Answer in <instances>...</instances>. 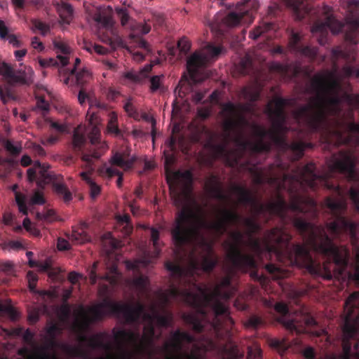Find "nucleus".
Masks as SVG:
<instances>
[{
  "instance_id": "obj_17",
  "label": "nucleus",
  "mask_w": 359,
  "mask_h": 359,
  "mask_svg": "<svg viewBox=\"0 0 359 359\" xmlns=\"http://www.w3.org/2000/svg\"><path fill=\"white\" fill-rule=\"evenodd\" d=\"M100 129L97 126H93L88 135L90 145L86 151H82L81 159L88 164H91L94 159L100 158L107 151V145L101 141Z\"/></svg>"
},
{
  "instance_id": "obj_22",
  "label": "nucleus",
  "mask_w": 359,
  "mask_h": 359,
  "mask_svg": "<svg viewBox=\"0 0 359 359\" xmlns=\"http://www.w3.org/2000/svg\"><path fill=\"white\" fill-rule=\"evenodd\" d=\"M90 16L100 29H104L112 32L113 21L110 14L105 9L96 8L90 13Z\"/></svg>"
},
{
  "instance_id": "obj_42",
  "label": "nucleus",
  "mask_w": 359,
  "mask_h": 359,
  "mask_svg": "<svg viewBox=\"0 0 359 359\" xmlns=\"http://www.w3.org/2000/svg\"><path fill=\"white\" fill-rule=\"evenodd\" d=\"M264 324V320L258 316L252 315L245 322V326L248 328L257 329Z\"/></svg>"
},
{
  "instance_id": "obj_24",
  "label": "nucleus",
  "mask_w": 359,
  "mask_h": 359,
  "mask_svg": "<svg viewBox=\"0 0 359 359\" xmlns=\"http://www.w3.org/2000/svg\"><path fill=\"white\" fill-rule=\"evenodd\" d=\"M104 337V333L95 334L90 338H88L85 335H81L80 337V341L82 342H87L88 346L93 349L101 348L110 352L112 349L111 344L109 342H105L103 339Z\"/></svg>"
},
{
  "instance_id": "obj_16",
  "label": "nucleus",
  "mask_w": 359,
  "mask_h": 359,
  "mask_svg": "<svg viewBox=\"0 0 359 359\" xmlns=\"http://www.w3.org/2000/svg\"><path fill=\"white\" fill-rule=\"evenodd\" d=\"M241 218L239 219V221L236 223H227L226 224V229L222 233H218L216 232L214 229H212L213 231V233L216 234L218 236H222L224 233L226 232L229 226H239L241 222L243 223L245 226L246 227V234L248 236V241L246 242L245 245H248L250 246L252 250L257 255H259L262 252V247L261 245V241L258 238H255L254 236L255 234L259 232L262 229L261 225L257 221L256 219L252 218V217H243L241 215L238 213Z\"/></svg>"
},
{
  "instance_id": "obj_14",
  "label": "nucleus",
  "mask_w": 359,
  "mask_h": 359,
  "mask_svg": "<svg viewBox=\"0 0 359 359\" xmlns=\"http://www.w3.org/2000/svg\"><path fill=\"white\" fill-rule=\"evenodd\" d=\"M232 242L229 243L228 257L233 266L238 270L247 271L256 267V262L252 255L243 253L241 247L245 245V234L239 229L229 233Z\"/></svg>"
},
{
  "instance_id": "obj_20",
  "label": "nucleus",
  "mask_w": 359,
  "mask_h": 359,
  "mask_svg": "<svg viewBox=\"0 0 359 359\" xmlns=\"http://www.w3.org/2000/svg\"><path fill=\"white\" fill-rule=\"evenodd\" d=\"M195 341L194 337L187 332L177 330L173 332L171 339L163 345L164 351L168 353V359H176L172 355V353H179L183 348V342L193 343Z\"/></svg>"
},
{
  "instance_id": "obj_57",
  "label": "nucleus",
  "mask_w": 359,
  "mask_h": 359,
  "mask_svg": "<svg viewBox=\"0 0 359 359\" xmlns=\"http://www.w3.org/2000/svg\"><path fill=\"white\" fill-rule=\"evenodd\" d=\"M151 20L154 26H161L164 22V16L160 13H152L151 19H148V21Z\"/></svg>"
},
{
  "instance_id": "obj_56",
  "label": "nucleus",
  "mask_w": 359,
  "mask_h": 359,
  "mask_svg": "<svg viewBox=\"0 0 359 359\" xmlns=\"http://www.w3.org/2000/svg\"><path fill=\"white\" fill-rule=\"evenodd\" d=\"M123 107L125 111L128 113V114L130 116L133 117L135 118H137L138 117V112L137 111L136 109L135 108L133 103L130 100H128L125 103Z\"/></svg>"
},
{
  "instance_id": "obj_33",
  "label": "nucleus",
  "mask_w": 359,
  "mask_h": 359,
  "mask_svg": "<svg viewBox=\"0 0 359 359\" xmlns=\"http://www.w3.org/2000/svg\"><path fill=\"white\" fill-rule=\"evenodd\" d=\"M276 29L275 24L272 22H262L250 32V37L252 39H257L259 36L264 35L271 30Z\"/></svg>"
},
{
  "instance_id": "obj_26",
  "label": "nucleus",
  "mask_w": 359,
  "mask_h": 359,
  "mask_svg": "<svg viewBox=\"0 0 359 359\" xmlns=\"http://www.w3.org/2000/svg\"><path fill=\"white\" fill-rule=\"evenodd\" d=\"M54 50L57 53V57L60 65L67 66L69 63V55L72 52L71 48L65 41L60 39H55L53 41Z\"/></svg>"
},
{
  "instance_id": "obj_52",
  "label": "nucleus",
  "mask_w": 359,
  "mask_h": 359,
  "mask_svg": "<svg viewBox=\"0 0 359 359\" xmlns=\"http://www.w3.org/2000/svg\"><path fill=\"white\" fill-rule=\"evenodd\" d=\"M252 62L250 59L248 57H243L241 60L238 63V68L241 74H246L248 73V71L251 67Z\"/></svg>"
},
{
  "instance_id": "obj_44",
  "label": "nucleus",
  "mask_w": 359,
  "mask_h": 359,
  "mask_svg": "<svg viewBox=\"0 0 359 359\" xmlns=\"http://www.w3.org/2000/svg\"><path fill=\"white\" fill-rule=\"evenodd\" d=\"M341 72L345 77H359V64L356 66L344 65Z\"/></svg>"
},
{
  "instance_id": "obj_39",
  "label": "nucleus",
  "mask_w": 359,
  "mask_h": 359,
  "mask_svg": "<svg viewBox=\"0 0 359 359\" xmlns=\"http://www.w3.org/2000/svg\"><path fill=\"white\" fill-rule=\"evenodd\" d=\"M62 330L57 323H52L46 329V333L50 337L49 344L51 347L56 346L55 339L57 334L61 333Z\"/></svg>"
},
{
  "instance_id": "obj_21",
  "label": "nucleus",
  "mask_w": 359,
  "mask_h": 359,
  "mask_svg": "<svg viewBox=\"0 0 359 359\" xmlns=\"http://www.w3.org/2000/svg\"><path fill=\"white\" fill-rule=\"evenodd\" d=\"M288 48L290 52L299 54L310 59H314L318 53L316 47L304 46L302 43V37L299 34L292 32L288 42Z\"/></svg>"
},
{
  "instance_id": "obj_46",
  "label": "nucleus",
  "mask_w": 359,
  "mask_h": 359,
  "mask_svg": "<svg viewBox=\"0 0 359 359\" xmlns=\"http://www.w3.org/2000/svg\"><path fill=\"white\" fill-rule=\"evenodd\" d=\"M3 145L5 149L13 156L18 155L22 151V147L20 144L15 145L11 141L8 140H4Z\"/></svg>"
},
{
  "instance_id": "obj_49",
  "label": "nucleus",
  "mask_w": 359,
  "mask_h": 359,
  "mask_svg": "<svg viewBox=\"0 0 359 359\" xmlns=\"http://www.w3.org/2000/svg\"><path fill=\"white\" fill-rule=\"evenodd\" d=\"M32 23L34 28L39 30L43 36L46 35L50 32V26L46 22L39 20H33Z\"/></svg>"
},
{
  "instance_id": "obj_37",
  "label": "nucleus",
  "mask_w": 359,
  "mask_h": 359,
  "mask_svg": "<svg viewBox=\"0 0 359 359\" xmlns=\"http://www.w3.org/2000/svg\"><path fill=\"white\" fill-rule=\"evenodd\" d=\"M149 69H144L138 73L133 72H127L124 74L123 77L133 83H140L149 72Z\"/></svg>"
},
{
  "instance_id": "obj_53",
  "label": "nucleus",
  "mask_w": 359,
  "mask_h": 359,
  "mask_svg": "<svg viewBox=\"0 0 359 359\" xmlns=\"http://www.w3.org/2000/svg\"><path fill=\"white\" fill-rule=\"evenodd\" d=\"M163 77V75H157L154 76L150 79V90L151 93H154L161 88V79Z\"/></svg>"
},
{
  "instance_id": "obj_31",
  "label": "nucleus",
  "mask_w": 359,
  "mask_h": 359,
  "mask_svg": "<svg viewBox=\"0 0 359 359\" xmlns=\"http://www.w3.org/2000/svg\"><path fill=\"white\" fill-rule=\"evenodd\" d=\"M87 139L86 135L79 131L76 128L74 130L72 140V147L75 152L82 151L86 144Z\"/></svg>"
},
{
  "instance_id": "obj_43",
  "label": "nucleus",
  "mask_w": 359,
  "mask_h": 359,
  "mask_svg": "<svg viewBox=\"0 0 359 359\" xmlns=\"http://www.w3.org/2000/svg\"><path fill=\"white\" fill-rule=\"evenodd\" d=\"M148 284V278L142 275L139 276L133 280V285L141 293H143L147 290Z\"/></svg>"
},
{
  "instance_id": "obj_41",
  "label": "nucleus",
  "mask_w": 359,
  "mask_h": 359,
  "mask_svg": "<svg viewBox=\"0 0 359 359\" xmlns=\"http://www.w3.org/2000/svg\"><path fill=\"white\" fill-rule=\"evenodd\" d=\"M151 240L154 248V257L157 258L161 252L159 243V231L154 227L151 228Z\"/></svg>"
},
{
  "instance_id": "obj_8",
  "label": "nucleus",
  "mask_w": 359,
  "mask_h": 359,
  "mask_svg": "<svg viewBox=\"0 0 359 359\" xmlns=\"http://www.w3.org/2000/svg\"><path fill=\"white\" fill-rule=\"evenodd\" d=\"M202 229L213 232L212 229L201 226L199 234L191 241L178 245L173 240L177 248L175 253L179 260L177 262L167 261L165 266L178 285L172 283L166 292L163 294L164 304H169L166 303L165 297H169V290L172 287L180 290L192 291L194 290L191 283H198L195 274L200 270L210 273L215 267L217 260L211 255L212 248L202 235Z\"/></svg>"
},
{
  "instance_id": "obj_28",
  "label": "nucleus",
  "mask_w": 359,
  "mask_h": 359,
  "mask_svg": "<svg viewBox=\"0 0 359 359\" xmlns=\"http://www.w3.org/2000/svg\"><path fill=\"white\" fill-rule=\"evenodd\" d=\"M14 85L20 84L6 82L0 86V98L4 104L18 99Z\"/></svg>"
},
{
  "instance_id": "obj_1",
  "label": "nucleus",
  "mask_w": 359,
  "mask_h": 359,
  "mask_svg": "<svg viewBox=\"0 0 359 359\" xmlns=\"http://www.w3.org/2000/svg\"><path fill=\"white\" fill-rule=\"evenodd\" d=\"M326 163L328 171L323 175L318 174L315 164L309 163L297 168L292 174L269 177V182L276 187L275 201L261 203L250 189L241 185H233L232 190L239 196V202L250 205L256 216H278L283 221L289 217V210L293 213L310 212L317 216L318 205L306 194L308 189L315 191L322 187L332 191L336 197L327 196L323 202L333 219L326 222V228L334 238L344 233L353 239L356 236L357 224L345 216L347 202L344 190L332 179L335 173L346 175L353 180L357 178L352 154L349 151L341 149L332 153Z\"/></svg>"
},
{
  "instance_id": "obj_13",
  "label": "nucleus",
  "mask_w": 359,
  "mask_h": 359,
  "mask_svg": "<svg viewBox=\"0 0 359 359\" xmlns=\"http://www.w3.org/2000/svg\"><path fill=\"white\" fill-rule=\"evenodd\" d=\"M258 7L259 5L256 0H245V2L238 6V12L230 11L226 15L221 12L217 13L210 25V28L217 34L223 36L226 28L236 27L245 17L252 21L253 13L258 9Z\"/></svg>"
},
{
  "instance_id": "obj_51",
  "label": "nucleus",
  "mask_w": 359,
  "mask_h": 359,
  "mask_svg": "<svg viewBox=\"0 0 359 359\" xmlns=\"http://www.w3.org/2000/svg\"><path fill=\"white\" fill-rule=\"evenodd\" d=\"M99 172L102 175H106L108 177L111 178L113 176L118 175L121 172L118 169L114 168L113 167H108L104 165L103 167L99 169Z\"/></svg>"
},
{
  "instance_id": "obj_2",
  "label": "nucleus",
  "mask_w": 359,
  "mask_h": 359,
  "mask_svg": "<svg viewBox=\"0 0 359 359\" xmlns=\"http://www.w3.org/2000/svg\"><path fill=\"white\" fill-rule=\"evenodd\" d=\"M273 102L274 106L269 103L266 109L271 121V129L266 130L256 123L251 126L253 135L257 138L255 141L247 140L242 131L243 128L249 124L243 114L248 110V107L231 102L224 104V133L221 135V142L212 145L216 156L226 159L233 165L238 163L248 150L253 153H268L273 144L282 152L291 151L294 155V160L297 161L303 156L306 148H312L311 143L302 141L288 142L286 135L290 128L286 126L287 114L285 111L287 101L282 97H276Z\"/></svg>"
},
{
  "instance_id": "obj_7",
  "label": "nucleus",
  "mask_w": 359,
  "mask_h": 359,
  "mask_svg": "<svg viewBox=\"0 0 359 359\" xmlns=\"http://www.w3.org/2000/svg\"><path fill=\"white\" fill-rule=\"evenodd\" d=\"M175 180H182V187H179L177 182L169 183V189L173 203L176 207L181 208L171 229V235L178 245L191 241L199 234L201 226L214 229L218 233L226 230L227 223H236L241 217L236 210L226 207L219 210V218L215 222H208L204 217L196 213L188 206L191 201V185L193 182V174L191 170L177 171L174 173Z\"/></svg>"
},
{
  "instance_id": "obj_12",
  "label": "nucleus",
  "mask_w": 359,
  "mask_h": 359,
  "mask_svg": "<svg viewBox=\"0 0 359 359\" xmlns=\"http://www.w3.org/2000/svg\"><path fill=\"white\" fill-rule=\"evenodd\" d=\"M223 50L222 46H214L212 43H208L203 50V53H194L187 60V67L188 74H184L180 81L177 86L175 89L176 97L183 98L187 93L192 90V83L198 81L197 76L199 73V69L202 67L210 59L217 57L221 54Z\"/></svg>"
},
{
  "instance_id": "obj_54",
  "label": "nucleus",
  "mask_w": 359,
  "mask_h": 359,
  "mask_svg": "<svg viewBox=\"0 0 359 359\" xmlns=\"http://www.w3.org/2000/svg\"><path fill=\"white\" fill-rule=\"evenodd\" d=\"M67 352L74 357L86 358L87 353L79 347L68 346L66 347Z\"/></svg>"
},
{
  "instance_id": "obj_35",
  "label": "nucleus",
  "mask_w": 359,
  "mask_h": 359,
  "mask_svg": "<svg viewBox=\"0 0 359 359\" xmlns=\"http://www.w3.org/2000/svg\"><path fill=\"white\" fill-rule=\"evenodd\" d=\"M118 117L114 112H111L109 115V120L107 123V132L115 136H120L121 131L118 127Z\"/></svg>"
},
{
  "instance_id": "obj_19",
  "label": "nucleus",
  "mask_w": 359,
  "mask_h": 359,
  "mask_svg": "<svg viewBox=\"0 0 359 359\" xmlns=\"http://www.w3.org/2000/svg\"><path fill=\"white\" fill-rule=\"evenodd\" d=\"M50 166L48 164H41L39 161L34 163V167L27 170V179L29 182H36L39 188L50 183L53 180L52 174L48 171Z\"/></svg>"
},
{
  "instance_id": "obj_64",
  "label": "nucleus",
  "mask_w": 359,
  "mask_h": 359,
  "mask_svg": "<svg viewBox=\"0 0 359 359\" xmlns=\"http://www.w3.org/2000/svg\"><path fill=\"white\" fill-rule=\"evenodd\" d=\"M36 107L43 111H48L49 110L48 103L45 100L44 98L41 97L38 98L36 102Z\"/></svg>"
},
{
  "instance_id": "obj_30",
  "label": "nucleus",
  "mask_w": 359,
  "mask_h": 359,
  "mask_svg": "<svg viewBox=\"0 0 359 359\" xmlns=\"http://www.w3.org/2000/svg\"><path fill=\"white\" fill-rule=\"evenodd\" d=\"M81 64V60L79 57H76L74 62V68L72 69H69L66 67V66L60 67L58 68V74L60 77V80L63 81V83L66 85L69 83L70 77L74 76L76 72L77 67Z\"/></svg>"
},
{
  "instance_id": "obj_36",
  "label": "nucleus",
  "mask_w": 359,
  "mask_h": 359,
  "mask_svg": "<svg viewBox=\"0 0 359 359\" xmlns=\"http://www.w3.org/2000/svg\"><path fill=\"white\" fill-rule=\"evenodd\" d=\"M269 343L270 346L276 349L280 355H283L290 347L287 340L285 339H271Z\"/></svg>"
},
{
  "instance_id": "obj_3",
  "label": "nucleus",
  "mask_w": 359,
  "mask_h": 359,
  "mask_svg": "<svg viewBox=\"0 0 359 359\" xmlns=\"http://www.w3.org/2000/svg\"><path fill=\"white\" fill-rule=\"evenodd\" d=\"M290 219L306 245H291L292 236L284 229L275 227L264 235L263 243L266 251L276 254L280 259H285V264L304 268L311 275L327 280L332 278V271L336 268L339 273L346 269L348 250L336 245L323 226L296 216Z\"/></svg>"
},
{
  "instance_id": "obj_15",
  "label": "nucleus",
  "mask_w": 359,
  "mask_h": 359,
  "mask_svg": "<svg viewBox=\"0 0 359 359\" xmlns=\"http://www.w3.org/2000/svg\"><path fill=\"white\" fill-rule=\"evenodd\" d=\"M113 332L115 340L121 347L126 343H129L140 349H143L147 344L153 343L155 337V327L154 323H147L144 327L142 336L140 335V332L126 330L116 331L114 330Z\"/></svg>"
},
{
  "instance_id": "obj_58",
  "label": "nucleus",
  "mask_w": 359,
  "mask_h": 359,
  "mask_svg": "<svg viewBox=\"0 0 359 359\" xmlns=\"http://www.w3.org/2000/svg\"><path fill=\"white\" fill-rule=\"evenodd\" d=\"M22 337L23 341L25 343L28 344H32L34 343V333L32 332L29 329L24 330Z\"/></svg>"
},
{
  "instance_id": "obj_32",
  "label": "nucleus",
  "mask_w": 359,
  "mask_h": 359,
  "mask_svg": "<svg viewBox=\"0 0 359 359\" xmlns=\"http://www.w3.org/2000/svg\"><path fill=\"white\" fill-rule=\"evenodd\" d=\"M58 13L62 23L70 24L73 20L74 9L69 4L62 2L58 7Z\"/></svg>"
},
{
  "instance_id": "obj_59",
  "label": "nucleus",
  "mask_w": 359,
  "mask_h": 359,
  "mask_svg": "<svg viewBox=\"0 0 359 359\" xmlns=\"http://www.w3.org/2000/svg\"><path fill=\"white\" fill-rule=\"evenodd\" d=\"M0 271L11 273L13 271V264L12 262H0Z\"/></svg>"
},
{
  "instance_id": "obj_63",
  "label": "nucleus",
  "mask_w": 359,
  "mask_h": 359,
  "mask_svg": "<svg viewBox=\"0 0 359 359\" xmlns=\"http://www.w3.org/2000/svg\"><path fill=\"white\" fill-rule=\"evenodd\" d=\"M90 196L93 198H96L100 193V187L95 184L93 181L90 183Z\"/></svg>"
},
{
  "instance_id": "obj_18",
  "label": "nucleus",
  "mask_w": 359,
  "mask_h": 359,
  "mask_svg": "<svg viewBox=\"0 0 359 359\" xmlns=\"http://www.w3.org/2000/svg\"><path fill=\"white\" fill-rule=\"evenodd\" d=\"M0 74L6 82L29 86L34 82V71L30 67H24L18 70H14L6 62L0 64Z\"/></svg>"
},
{
  "instance_id": "obj_62",
  "label": "nucleus",
  "mask_w": 359,
  "mask_h": 359,
  "mask_svg": "<svg viewBox=\"0 0 359 359\" xmlns=\"http://www.w3.org/2000/svg\"><path fill=\"white\" fill-rule=\"evenodd\" d=\"M302 355L306 359H315V349L311 346H307L303 350Z\"/></svg>"
},
{
  "instance_id": "obj_40",
  "label": "nucleus",
  "mask_w": 359,
  "mask_h": 359,
  "mask_svg": "<svg viewBox=\"0 0 359 359\" xmlns=\"http://www.w3.org/2000/svg\"><path fill=\"white\" fill-rule=\"evenodd\" d=\"M172 320V315L170 312L165 310L164 314H160L157 311V313H156V319L157 324L163 327H167L170 325Z\"/></svg>"
},
{
  "instance_id": "obj_4",
  "label": "nucleus",
  "mask_w": 359,
  "mask_h": 359,
  "mask_svg": "<svg viewBox=\"0 0 359 359\" xmlns=\"http://www.w3.org/2000/svg\"><path fill=\"white\" fill-rule=\"evenodd\" d=\"M292 9L294 17L298 20L309 18L314 20L311 32L315 36L319 44L324 46L327 42L329 31L334 34L344 32L345 40L350 43V47L344 50L337 46L332 48L331 58L332 69L315 74L310 83L312 93H339L341 84L337 76L338 72L337 62L339 58L347 62L356 60L355 46L358 43L359 35V0H347L346 6L347 15L345 22L338 20L333 15L332 8L327 5L322 7H313L309 0H283Z\"/></svg>"
},
{
  "instance_id": "obj_29",
  "label": "nucleus",
  "mask_w": 359,
  "mask_h": 359,
  "mask_svg": "<svg viewBox=\"0 0 359 359\" xmlns=\"http://www.w3.org/2000/svg\"><path fill=\"white\" fill-rule=\"evenodd\" d=\"M90 78V72L87 69L83 68L79 72H76L74 75L70 77L69 83L68 85H76L83 88V86Z\"/></svg>"
},
{
  "instance_id": "obj_23",
  "label": "nucleus",
  "mask_w": 359,
  "mask_h": 359,
  "mask_svg": "<svg viewBox=\"0 0 359 359\" xmlns=\"http://www.w3.org/2000/svg\"><path fill=\"white\" fill-rule=\"evenodd\" d=\"M135 160V157H130L126 151H116L111 157L109 163L111 166H118L126 171L133 167Z\"/></svg>"
},
{
  "instance_id": "obj_5",
  "label": "nucleus",
  "mask_w": 359,
  "mask_h": 359,
  "mask_svg": "<svg viewBox=\"0 0 359 359\" xmlns=\"http://www.w3.org/2000/svg\"><path fill=\"white\" fill-rule=\"evenodd\" d=\"M309 102L294 111L298 123H304L311 133L320 135L325 147L348 144L354 136H359V123H356L351 113L348 116L341 115L343 100L353 108H359V94L313 93Z\"/></svg>"
},
{
  "instance_id": "obj_45",
  "label": "nucleus",
  "mask_w": 359,
  "mask_h": 359,
  "mask_svg": "<svg viewBox=\"0 0 359 359\" xmlns=\"http://www.w3.org/2000/svg\"><path fill=\"white\" fill-rule=\"evenodd\" d=\"M69 238L77 243H83L88 241L90 237L83 230H81L73 231Z\"/></svg>"
},
{
  "instance_id": "obj_50",
  "label": "nucleus",
  "mask_w": 359,
  "mask_h": 359,
  "mask_svg": "<svg viewBox=\"0 0 359 359\" xmlns=\"http://www.w3.org/2000/svg\"><path fill=\"white\" fill-rule=\"evenodd\" d=\"M348 196L356 210L359 212V188L352 187L348 191Z\"/></svg>"
},
{
  "instance_id": "obj_9",
  "label": "nucleus",
  "mask_w": 359,
  "mask_h": 359,
  "mask_svg": "<svg viewBox=\"0 0 359 359\" xmlns=\"http://www.w3.org/2000/svg\"><path fill=\"white\" fill-rule=\"evenodd\" d=\"M151 309V313L147 312L145 305L140 302H136L135 304H124L105 299L100 304L89 309L90 316H88L84 311H83V316L88 321H97L102 320L107 314L111 313L121 316L126 324L133 325H139L141 318L147 323H154L158 310L154 305Z\"/></svg>"
},
{
  "instance_id": "obj_60",
  "label": "nucleus",
  "mask_w": 359,
  "mask_h": 359,
  "mask_svg": "<svg viewBox=\"0 0 359 359\" xmlns=\"http://www.w3.org/2000/svg\"><path fill=\"white\" fill-rule=\"evenodd\" d=\"M57 248L60 251H65L70 249L69 243L65 238H59L57 239Z\"/></svg>"
},
{
  "instance_id": "obj_25",
  "label": "nucleus",
  "mask_w": 359,
  "mask_h": 359,
  "mask_svg": "<svg viewBox=\"0 0 359 359\" xmlns=\"http://www.w3.org/2000/svg\"><path fill=\"white\" fill-rule=\"evenodd\" d=\"M208 191L211 196L220 201L226 202L229 201V197L224 194L221 183L218 180L217 177L215 175H212L207 182Z\"/></svg>"
},
{
  "instance_id": "obj_47",
  "label": "nucleus",
  "mask_w": 359,
  "mask_h": 359,
  "mask_svg": "<svg viewBox=\"0 0 359 359\" xmlns=\"http://www.w3.org/2000/svg\"><path fill=\"white\" fill-rule=\"evenodd\" d=\"M116 13L117 16L121 20V23L123 26H126L128 24L130 17L126 8L118 7L116 8Z\"/></svg>"
},
{
  "instance_id": "obj_11",
  "label": "nucleus",
  "mask_w": 359,
  "mask_h": 359,
  "mask_svg": "<svg viewBox=\"0 0 359 359\" xmlns=\"http://www.w3.org/2000/svg\"><path fill=\"white\" fill-rule=\"evenodd\" d=\"M276 311L283 316L282 323L283 326L290 332L297 334L306 333L312 337H321L325 339L327 346L333 344L332 337L328 334L326 330L320 327L317 321L308 313L301 312L295 316L287 317L288 307L283 302H278L275 304Z\"/></svg>"
},
{
  "instance_id": "obj_48",
  "label": "nucleus",
  "mask_w": 359,
  "mask_h": 359,
  "mask_svg": "<svg viewBox=\"0 0 359 359\" xmlns=\"http://www.w3.org/2000/svg\"><path fill=\"white\" fill-rule=\"evenodd\" d=\"M55 212L52 210H46L43 212H37L36 213V218L39 221H44L46 222H51L53 221Z\"/></svg>"
},
{
  "instance_id": "obj_38",
  "label": "nucleus",
  "mask_w": 359,
  "mask_h": 359,
  "mask_svg": "<svg viewBox=\"0 0 359 359\" xmlns=\"http://www.w3.org/2000/svg\"><path fill=\"white\" fill-rule=\"evenodd\" d=\"M241 95L244 99L253 102L259 100L260 92L257 88L245 87L241 90Z\"/></svg>"
},
{
  "instance_id": "obj_6",
  "label": "nucleus",
  "mask_w": 359,
  "mask_h": 359,
  "mask_svg": "<svg viewBox=\"0 0 359 359\" xmlns=\"http://www.w3.org/2000/svg\"><path fill=\"white\" fill-rule=\"evenodd\" d=\"M191 287L192 291L180 290L172 287L169 290V297H165V302L181 301L195 309L196 314L184 316V320L194 331L203 332L207 323L218 332L223 326L219 317H223L226 323L233 324L228 306L221 302L222 299L229 300L236 292V289L231 283L230 276L224 277L212 290L199 283H192Z\"/></svg>"
},
{
  "instance_id": "obj_61",
  "label": "nucleus",
  "mask_w": 359,
  "mask_h": 359,
  "mask_svg": "<svg viewBox=\"0 0 359 359\" xmlns=\"http://www.w3.org/2000/svg\"><path fill=\"white\" fill-rule=\"evenodd\" d=\"M32 204L43 205L45 203V199L43 194L39 191H36L31 199Z\"/></svg>"
},
{
  "instance_id": "obj_27",
  "label": "nucleus",
  "mask_w": 359,
  "mask_h": 359,
  "mask_svg": "<svg viewBox=\"0 0 359 359\" xmlns=\"http://www.w3.org/2000/svg\"><path fill=\"white\" fill-rule=\"evenodd\" d=\"M18 354L25 359H59L55 354L48 353L45 347L40 348L35 355H31L28 348L22 347L18 351Z\"/></svg>"
},
{
  "instance_id": "obj_55",
  "label": "nucleus",
  "mask_w": 359,
  "mask_h": 359,
  "mask_svg": "<svg viewBox=\"0 0 359 359\" xmlns=\"http://www.w3.org/2000/svg\"><path fill=\"white\" fill-rule=\"evenodd\" d=\"M177 46L181 52L187 53L191 48V43L187 38L182 37L178 41Z\"/></svg>"
},
{
  "instance_id": "obj_10",
  "label": "nucleus",
  "mask_w": 359,
  "mask_h": 359,
  "mask_svg": "<svg viewBox=\"0 0 359 359\" xmlns=\"http://www.w3.org/2000/svg\"><path fill=\"white\" fill-rule=\"evenodd\" d=\"M342 352L339 359H359V292H354L344 303Z\"/></svg>"
},
{
  "instance_id": "obj_34",
  "label": "nucleus",
  "mask_w": 359,
  "mask_h": 359,
  "mask_svg": "<svg viewBox=\"0 0 359 359\" xmlns=\"http://www.w3.org/2000/svg\"><path fill=\"white\" fill-rule=\"evenodd\" d=\"M53 189L57 195L62 198L65 203L69 202L72 199V194L67 187L62 183H55Z\"/></svg>"
}]
</instances>
